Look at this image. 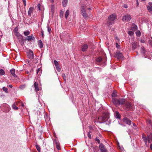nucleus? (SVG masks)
Returning <instances> with one entry per match:
<instances>
[{
	"label": "nucleus",
	"instance_id": "14",
	"mask_svg": "<svg viewBox=\"0 0 152 152\" xmlns=\"http://www.w3.org/2000/svg\"><path fill=\"white\" fill-rule=\"evenodd\" d=\"M54 143L56 144L57 149L58 150H60L61 148L60 147V143L56 139H55L54 141Z\"/></svg>",
	"mask_w": 152,
	"mask_h": 152
},
{
	"label": "nucleus",
	"instance_id": "8",
	"mask_svg": "<svg viewBox=\"0 0 152 152\" xmlns=\"http://www.w3.org/2000/svg\"><path fill=\"white\" fill-rule=\"evenodd\" d=\"M139 47L140 45L139 43L138 42H133L132 44V48L133 50H134L137 47Z\"/></svg>",
	"mask_w": 152,
	"mask_h": 152
},
{
	"label": "nucleus",
	"instance_id": "34",
	"mask_svg": "<svg viewBox=\"0 0 152 152\" xmlns=\"http://www.w3.org/2000/svg\"><path fill=\"white\" fill-rule=\"evenodd\" d=\"M26 86V85L24 84V85H20V86L19 88L20 89L23 90L25 88Z\"/></svg>",
	"mask_w": 152,
	"mask_h": 152
},
{
	"label": "nucleus",
	"instance_id": "36",
	"mask_svg": "<svg viewBox=\"0 0 152 152\" xmlns=\"http://www.w3.org/2000/svg\"><path fill=\"white\" fill-rule=\"evenodd\" d=\"M36 148L37 149L38 151L39 152H40V151H41L40 150L41 149H40V146L38 145H37L36 146Z\"/></svg>",
	"mask_w": 152,
	"mask_h": 152
},
{
	"label": "nucleus",
	"instance_id": "45",
	"mask_svg": "<svg viewBox=\"0 0 152 152\" xmlns=\"http://www.w3.org/2000/svg\"><path fill=\"white\" fill-rule=\"evenodd\" d=\"M88 137L89 138V139H91V134H90V132H89L88 133Z\"/></svg>",
	"mask_w": 152,
	"mask_h": 152
},
{
	"label": "nucleus",
	"instance_id": "41",
	"mask_svg": "<svg viewBox=\"0 0 152 152\" xmlns=\"http://www.w3.org/2000/svg\"><path fill=\"white\" fill-rule=\"evenodd\" d=\"M112 97H115L117 96L116 93L115 92H113L112 95Z\"/></svg>",
	"mask_w": 152,
	"mask_h": 152
},
{
	"label": "nucleus",
	"instance_id": "43",
	"mask_svg": "<svg viewBox=\"0 0 152 152\" xmlns=\"http://www.w3.org/2000/svg\"><path fill=\"white\" fill-rule=\"evenodd\" d=\"M115 45L116 47L118 48H120V46L118 44L117 42H116L115 43Z\"/></svg>",
	"mask_w": 152,
	"mask_h": 152
},
{
	"label": "nucleus",
	"instance_id": "3",
	"mask_svg": "<svg viewBox=\"0 0 152 152\" xmlns=\"http://www.w3.org/2000/svg\"><path fill=\"white\" fill-rule=\"evenodd\" d=\"M125 108L127 111H132L133 110V106L130 102H127L125 104Z\"/></svg>",
	"mask_w": 152,
	"mask_h": 152
},
{
	"label": "nucleus",
	"instance_id": "9",
	"mask_svg": "<svg viewBox=\"0 0 152 152\" xmlns=\"http://www.w3.org/2000/svg\"><path fill=\"white\" fill-rule=\"evenodd\" d=\"M99 148L101 152H107V149L103 144L101 143L99 145Z\"/></svg>",
	"mask_w": 152,
	"mask_h": 152
},
{
	"label": "nucleus",
	"instance_id": "28",
	"mask_svg": "<svg viewBox=\"0 0 152 152\" xmlns=\"http://www.w3.org/2000/svg\"><path fill=\"white\" fill-rule=\"evenodd\" d=\"M96 61L97 62H101L102 61V58L101 57H99L96 58Z\"/></svg>",
	"mask_w": 152,
	"mask_h": 152
},
{
	"label": "nucleus",
	"instance_id": "2",
	"mask_svg": "<svg viewBox=\"0 0 152 152\" xmlns=\"http://www.w3.org/2000/svg\"><path fill=\"white\" fill-rule=\"evenodd\" d=\"M116 18V16L113 14L109 16L108 18V20L107 23V25L110 26L113 24Z\"/></svg>",
	"mask_w": 152,
	"mask_h": 152
},
{
	"label": "nucleus",
	"instance_id": "23",
	"mask_svg": "<svg viewBox=\"0 0 152 152\" xmlns=\"http://www.w3.org/2000/svg\"><path fill=\"white\" fill-rule=\"evenodd\" d=\"M38 45L39 47L40 48H42L43 47V44L41 40H39L38 42Z\"/></svg>",
	"mask_w": 152,
	"mask_h": 152
},
{
	"label": "nucleus",
	"instance_id": "50",
	"mask_svg": "<svg viewBox=\"0 0 152 152\" xmlns=\"http://www.w3.org/2000/svg\"><path fill=\"white\" fill-rule=\"evenodd\" d=\"M132 125H131V126L132 127H135L136 126V124H135L134 123H132Z\"/></svg>",
	"mask_w": 152,
	"mask_h": 152
},
{
	"label": "nucleus",
	"instance_id": "57",
	"mask_svg": "<svg viewBox=\"0 0 152 152\" xmlns=\"http://www.w3.org/2000/svg\"><path fill=\"white\" fill-rule=\"evenodd\" d=\"M50 1L53 3L54 2V0H50Z\"/></svg>",
	"mask_w": 152,
	"mask_h": 152
},
{
	"label": "nucleus",
	"instance_id": "13",
	"mask_svg": "<svg viewBox=\"0 0 152 152\" xmlns=\"http://www.w3.org/2000/svg\"><path fill=\"white\" fill-rule=\"evenodd\" d=\"M35 39V37L33 36V34H31L30 36H28L27 38L25 39V40H27L28 41H34Z\"/></svg>",
	"mask_w": 152,
	"mask_h": 152
},
{
	"label": "nucleus",
	"instance_id": "47",
	"mask_svg": "<svg viewBox=\"0 0 152 152\" xmlns=\"http://www.w3.org/2000/svg\"><path fill=\"white\" fill-rule=\"evenodd\" d=\"M147 122L148 124H150L151 123V121L150 120H148L147 121Z\"/></svg>",
	"mask_w": 152,
	"mask_h": 152
},
{
	"label": "nucleus",
	"instance_id": "4",
	"mask_svg": "<svg viewBox=\"0 0 152 152\" xmlns=\"http://www.w3.org/2000/svg\"><path fill=\"white\" fill-rule=\"evenodd\" d=\"M81 9V13L83 17L86 19H88V16L86 14L85 7L83 6H82Z\"/></svg>",
	"mask_w": 152,
	"mask_h": 152
},
{
	"label": "nucleus",
	"instance_id": "5",
	"mask_svg": "<svg viewBox=\"0 0 152 152\" xmlns=\"http://www.w3.org/2000/svg\"><path fill=\"white\" fill-rule=\"evenodd\" d=\"M131 19V17L130 15H127L123 16L122 19L124 22L128 21Z\"/></svg>",
	"mask_w": 152,
	"mask_h": 152
},
{
	"label": "nucleus",
	"instance_id": "33",
	"mask_svg": "<svg viewBox=\"0 0 152 152\" xmlns=\"http://www.w3.org/2000/svg\"><path fill=\"white\" fill-rule=\"evenodd\" d=\"M5 74V72L2 69H0V75H3Z\"/></svg>",
	"mask_w": 152,
	"mask_h": 152
},
{
	"label": "nucleus",
	"instance_id": "21",
	"mask_svg": "<svg viewBox=\"0 0 152 152\" xmlns=\"http://www.w3.org/2000/svg\"><path fill=\"white\" fill-rule=\"evenodd\" d=\"M119 104H123L125 102V100L123 99H118Z\"/></svg>",
	"mask_w": 152,
	"mask_h": 152
},
{
	"label": "nucleus",
	"instance_id": "10",
	"mask_svg": "<svg viewBox=\"0 0 152 152\" xmlns=\"http://www.w3.org/2000/svg\"><path fill=\"white\" fill-rule=\"evenodd\" d=\"M54 63L57 71L59 72L61 70V68L58 62L56 60L54 61Z\"/></svg>",
	"mask_w": 152,
	"mask_h": 152
},
{
	"label": "nucleus",
	"instance_id": "1",
	"mask_svg": "<svg viewBox=\"0 0 152 152\" xmlns=\"http://www.w3.org/2000/svg\"><path fill=\"white\" fill-rule=\"evenodd\" d=\"M109 118V113H103L102 116L99 117L98 121L100 123H104Z\"/></svg>",
	"mask_w": 152,
	"mask_h": 152
},
{
	"label": "nucleus",
	"instance_id": "52",
	"mask_svg": "<svg viewBox=\"0 0 152 152\" xmlns=\"http://www.w3.org/2000/svg\"><path fill=\"white\" fill-rule=\"evenodd\" d=\"M41 33H42V37H44V34L43 33V32L42 31Z\"/></svg>",
	"mask_w": 152,
	"mask_h": 152
},
{
	"label": "nucleus",
	"instance_id": "51",
	"mask_svg": "<svg viewBox=\"0 0 152 152\" xmlns=\"http://www.w3.org/2000/svg\"><path fill=\"white\" fill-rule=\"evenodd\" d=\"M23 1L24 3V5L25 6L26 5V0H22Z\"/></svg>",
	"mask_w": 152,
	"mask_h": 152
},
{
	"label": "nucleus",
	"instance_id": "6",
	"mask_svg": "<svg viewBox=\"0 0 152 152\" xmlns=\"http://www.w3.org/2000/svg\"><path fill=\"white\" fill-rule=\"evenodd\" d=\"M115 57H117L118 59H121L123 57L122 53H120L118 50L116 51L115 53Z\"/></svg>",
	"mask_w": 152,
	"mask_h": 152
},
{
	"label": "nucleus",
	"instance_id": "48",
	"mask_svg": "<svg viewBox=\"0 0 152 152\" xmlns=\"http://www.w3.org/2000/svg\"><path fill=\"white\" fill-rule=\"evenodd\" d=\"M95 140L96 141L98 142V143H99V144L100 143V141L99 140V139L96 138V139Z\"/></svg>",
	"mask_w": 152,
	"mask_h": 152
},
{
	"label": "nucleus",
	"instance_id": "24",
	"mask_svg": "<svg viewBox=\"0 0 152 152\" xmlns=\"http://www.w3.org/2000/svg\"><path fill=\"white\" fill-rule=\"evenodd\" d=\"M142 138L143 140L144 141L145 144H146L147 142V141H148V137H147L146 136H145L144 135H142Z\"/></svg>",
	"mask_w": 152,
	"mask_h": 152
},
{
	"label": "nucleus",
	"instance_id": "54",
	"mask_svg": "<svg viewBox=\"0 0 152 152\" xmlns=\"http://www.w3.org/2000/svg\"><path fill=\"white\" fill-rule=\"evenodd\" d=\"M136 35L138 37H139L140 35V33H138V34H137Z\"/></svg>",
	"mask_w": 152,
	"mask_h": 152
},
{
	"label": "nucleus",
	"instance_id": "35",
	"mask_svg": "<svg viewBox=\"0 0 152 152\" xmlns=\"http://www.w3.org/2000/svg\"><path fill=\"white\" fill-rule=\"evenodd\" d=\"M41 72V69L40 68H39L37 69L36 73H37V74H39V75L40 74Z\"/></svg>",
	"mask_w": 152,
	"mask_h": 152
},
{
	"label": "nucleus",
	"instance_id": "15",
	"mask_svg": "<svg viewBox=\"0 0 152 152\" xmlns=\"http://www.w3.org/2000/svg\"><path fill=\"white\" fill-rule=\"evenodd\" d=\"M118 99H113L112 100L113 103L115 105H119Z\"/></svg>",
	"mask_w": 152,
	"mask_h": 152
},
{
	"label": "nucleus",
	"instance_id": "7",
	"mask_svg": "<svg viewBox=\"0 0 152 152\" xmlns=\"http://www.w3.org/2000/svg\"><path fill=\"white\" fill-rule=\"evenodd\" d=\"M15 35L21 43H22V42H23V36L22 35H21L18 32H17L15 34Z\"/></svg>",
	"mask_w": 152,
	"mask_h": 152
},
{
	"label": "nucleus",
	"instance_id": "22",
	"mask_svg": "<svg viewBox=\"0 0 152 152\" xmlns=\"http://www.w3.org/2000/svg\"><path fill=\"white\" fill-rule=\"evenodd\" d=\"M93 149L95 152H98L99 151L98 147L96 145H94L93 147Z\"/></svg>",
	"mask_w": 152,
	"mask_h": 152
},
{
	"label": "nucleus",
	"instance_id": "42",
	"mask_svg": "<svg viewBox=\"0 0 152 152\" xmlns=\"http://www.w3.org/2000/svg\"><path fill=\"white\" fill-rule=\"evenodd\" d=\"M60 16L62 18L63 17V12L62 11H61L60 12Z\"/></svg>",
	"mask_w": 152,
	"mask_h": 152
},
{
	"label": "nucleus",
	"instance_id": "56",
	"mask_svg": "<svg viewBox=\"0 0 152 152\" xmlns=\"http://www.w3.org/2000/svg\"><path fill=\"white\" fill-rule=\"evenodd\" d=\"M9 86V87L11 88L12 87V85H10Z\"/></svg>",
	"mask_w": 152,
	"mask_h": 152
},
{
	"label": "nucleus",
	"instance_id": "37",
	"mask_svg": "<svg viewBox=\"0 0 152 152\" xmlns=\"http://www.w3.org/2000/svg\"><path fill=\"white\" fill-rule=\"evenodd\" d=\"M141 53L143 54H144L145 53V49L143 47H141Z\"/></svg>",
	"mask_w": 152,
	"mask_h": 152
},
{
	"label": "nucleus",
	"instance_id": "18",
	"mask_svg": "<svg viewBox=\"0 0 152 152\" xmlns=\"http://www.w3.org/2000/svg\"><path fill=\"white\" fill-rule=\"evenodd\" d=\"M34 9L33 7H30L29 8L28 12V15L29 16H31V14L33 12Z\"/></svg>",
	"mask_w": 152,
	"mask_h": 152
},
{
	"label": "nucleus",
	"instance_id": "30",
	"mask_svg": "<svg viewBox=\"0 0 152 152\" xmlns=\"http://www.w3.org/2000/svg\"><path fill=\"white\" fill-rule=\"evenodd\" d=\"M147 8L149 12H152V5L151 6L148 5L147 6Z\"/></svg>",
	"mask_w": 152,
	"mask_h": 152
},
{
	"label": "nucleus",
	"instance_id": "44",
	"mask_svg": "<svg viewBox=\"0 0 152 152\" xmlns=\"http://www.w3.org/2000/svg\"><path fill=\"white\" fill-rule=\"evenodd\" d=\"M136 7H137L139 6V3L138 0H136Z\"/></svg>",
	"mask_w": 152,
	"mask_h": 152
},
{
	"label": "nucleus",
	"instance_id": "58",
	"mask_svg": "<svg viewBox=\"0 0 152 152\" xmlns=\"http://www.w3.org/2000/svg\"><path fill=\"white\" fill-rule=\"evenodd\" d=\"M9 111H10V110L9 109L7 110L6 112H8Z\"/></svg>",
	"mask_w": 152,
	"mask_h": 152
},
{
	"label": "nucleus",
	"instance_id": "38",
	"mask_svg": "<svg viewBox=\"0 0 152 152\" xmlns=\"http://www.w3.org/2000/svg\"><path fill=\"white\" fill-rule=\"evenodd\" d=\"M12 107L15 110H17L18 109V108L16 106L15 104H13L12 105Z\"/></svg>",
	"mask_w": 152,
	"mask_h": 152
},
{
	"label": "nucleus",
	"instance_id": "26",
	"mask_svg": "<svg viewBox=\"0 0 152 152\" xmlns=\"http://www.w3.org/2000/svg\"><path fill=\"white\" fill-rule=\"evenodd\" d=\"M67 3V0H63L62 4L64 7H65Z\"/></svg>",
	"mask_w": 152,
	"mask_h": 152
},
{
	"label": "nucleus",
	"instance_id": "40",
	"mask_svg": "<svg viewBox=\"0 0 152 152\" xmlns=\"http://www.w3.org/2000/svg\"><path fill=\"white\" fill-rule=\"evenodd\" d=\"M2 89L3 90V91H5V92L6 93H8V92L7 91V90H8V89L5 87H3V88H2Z\"/></svg>",
	"mask_w": 152,
	"mask_h": 152
},
{
	"label": "nucleus",
	"instance_id": "19",
	"mask_svg": "<svg viewBox=\"0 0 152 152\" xmlns=\"http://www.w3.org/2000/svg\"><path fill=\"white\" fill-rule=\"evenodd\" d=\"M88 48V45L86 44H84L82 47V50L83 52L85 51Z\"/></svg>",
	"mask_w": 152,
	"mask_h": 152
},
{
	"label": "nucleus",
	"instance_id": "39",
	"mask_svg": "<svg viewBox=\"0 0 152 152\" xmlns=\"http://www.w3.org/2000/svg\"><path fill=\"white\" fill-rule=\"evenodd\" d=\"M128 33L129 34L130 36H132L134 34V32L132 31H129Z\"/></svg>",
	"mask_w": 152,
	"mask_h": 152
},
{
	"label": "nucleus",
	"instance_id": "25",
	"mask_svg": "<svg viewBox=\"0 0 152 152\" xmlns=\"http://www.w3.org/2000/svg\"><path fill=\"white\" fill-rule=\"evenodd\" d=\"M37 8L39 10L42 11L43 10V7L40 4H39L37 5Z\"/></svg>",
	"mask_w": 152,
	"mask_h": 152
},
{
	"label": "nucleus",
	"instance_id": "55",
	"mask_svg": "<svg viewBox=\"0 0 152 152\" xmlns=\"http://www.w3.org/2000/svg\"><path fill=\"white\" fill-rule=\"evenodd\" d=\"M150 148L151 150H152V144H151L150 146Z\"/></svg>",
	"mask_w": 152,
	"mask_h": 152
},
{
	"label": "nucleus",
	"instance_id": "27",
	"mask_svg": "<svg viewBox=\"0 0 152 152\" xmlns=\"http://www.w3.org/2000/svg\"><path fill=\"white\" fill-rule=\"evenodd\" d=\"M51 8L52 14H53L55 12V7L53 4L51 5Z\"/></svg>",
	"mask_w": 152,
	"mask_h": 152
},
{
	"label": "nucleus",
	"instance_id": "61",
	"mask_svg": "<svg viewBox=\"0 0 152 152\" xmlns=\"http://www.w3.org/2000/svg\"><path fill=\"white\" fill-rule=\"evenodd\" d=\"M27 74H28V72H27Z\"/></svg>",
	"mask_w": 152,
	"mask_h": 152
},
{
	"label": "nucleus",
	"instance_id": "17",
	"mask_svg": "<svg viewBox=\"0 0 152 152\" xmlns=\"http://www.w3.org/2000/svg\"><path fill=\"white\" fill-rule=\"evenodd\" d=\"M10 72L12 75L15 77H17V76L15 74V69H11L10 70Z\"/></svg>",
	"mask_w": 152,
	"mask_h": 152
},
{
	"label": "nucleus",
	"instance_id": "32",
	"mask_svg": "<svg viewBox=\"0 0 152 152\" xmlns=\"http://www.w3.org/2000/svg\"><path fill=\"white\" fill-rule=\"evenodd\" d=\"M69 11L68 10H67L66 12L65 15V18L66 19H67L68 16V15H69Z\"/></svg>",
	"mask_w": 152,
	"mask_h": 152
},
{
	"label": "nucleus",
	"instance_id": "46",
	"mask_svg": "<svg viewBox=\"0 0 152 152\" xmlns=\"http://www.w3.org/2000/svg\"><path fill=\"white\" fill-rule=\"evenodd\" d=\"M47 27L48 28V32L49 33H50V31H51V29L50 28H49L48 26H47Z\"/></svg>",
	"mask_w": 152,
	"mask_h": 152
},
{
	"label": "nucleus",
	"instance_id": "60",
	"mask_svg": "<svg viewBox=\"0 0 152 152\" xmlns=\"http://www.w3.org/2000/svg\"><path fill=\"white\" fill-rule=\"evenodd\" d=\"M142 1H145V0H141Z\"/></svg>",
	"mask_w": 152,
	"mask_h": 152
},
{
	"label": "nucleus",
	"instance_id": "29",
	"mask_svg": "<svg viewBox=\"0 0 152 152\" xmlns=\"http://www.w3.org/2000/svg\"><path fill=\"white\" fill-rule=\"evenodd\" d=\"M23 34L25 36H28L30 34V32L28 31H25L24 32Z\"/></svg>",
	"mask_w": 152,
	"mask_h": 152
},
{
	"label": "nucleus",
	"instance_id": "59",
	"mask_svg": "<svg viewBox=\"0 0 152 152\" xmlns=\"http://www.w3.org/2000/svg\"><path fill=\"white\" fill-rule=\"evenodd\" d=\"M124 7H125V8H127V6H124Z\"/></svg>",
	"mask_w": 152,
	"mask_h": 152
},
{
	"label": "nucleus",
	"instance_id": "16",
	"mask_svg": "<svg viewBox=\"0 0 152 152\" xmlns=\"http://www.w3.org/2000/svg\"><path fill=\"white\" fill-rule=\"evenodd\" d=\"M34 86L35 88V90L36 92H37L39 90V88L38 87V83L36 82L34 84Z\"/></svg>",
	"mask_w": 152,
	"mask_h": 152
},
{
	"label": "nucleus",
	"instance_id": "31",
	"mask_svg": "<svg viewBox=\"0 0 152 152\" xmlns=\"http://www.w3.org/2000/svg\"><path fill=\"white\" fill-rule=\"evenodd\" d=\"M116 116L117 118H120L121 117V115L117 111L115 112Z\"/></svg>",
	"mask_w": 152,
	"mask_h": 152
},
{
	"label": "nucleus",
	"instance_id": "49",
	"mask_svg": "<svg viewBox=\"0 0 152 152\" xmlns=\"http://www.w3.org/2000/svg\"><path fill=\"white\" fill-rule=\"evenodd\" d=\"M62 76L63 77V78L64 80H66V77L65 76V75L64 74H62Z\"/></svg>",
	"mask_w": 152,
	"mask_h": 152
},
{
	"label": "nucleus",
	"instance_id": "12",
	"mask_svg": "<svg viewBox=\"0 0 152 152\" xmlns=\"http://www.w3.org/2000/svg\"><path fill=\"white\" fill-rule=\"evenodd\" d=\"M28 57L31 59H34V53L31 50H29L28 54Z\"/></svg>",
	"mask_w": 152,
	"mask_h": 152
},
{
	"label": "nucleus",
	"instance_id": "53",
	"mask_svg": "<svg viewBox=\"0 0 152 152\" xmlns=\"http://www.w3.org/2000/svg\"><path fill=\"white\" fill-rule=\"evenodd\" d=\"M148 4L149 5V6H151L152 5V3L151 2H149Z\"/></svg>",
	"mask_w": 152,
	"mask_h": 152
},
{
	"label": "nucleus",
	"instance_id": "20",
	"mask_svg": "<svg viewBox=\"0 0 152 152\" xmlns=\"http://www.w3.org/2000/svg\"><path fill=\"white\" fill-rule=\"evenodd\" d=\"M148 141L149 143H150L152 141V133H151L150 134L147 136Z\"/></svg>",
	"mask_w": 152,
	"mask_h": 152
},
{
	"label": "nucleus",
	"instance_id": "11",
	"mask_svg": "<svg viewBox=\"0 0 152 152\" xmlns=\"http://www.w3.org/2000/svg\"><path fill=\"white\" fill-rule=\"evenodd\" d=\"M123 121L126 124L129 125H131L132 121L126 117H124L123 119Z\"/></svg>",
	"mask_w": 152,
	"mask_h": 152
}]
</instances>
